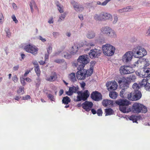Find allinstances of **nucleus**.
I'll return each mask as SVG.
<instances>
[{"instance_id": "f257e3e1", "label": "nucleus", "mask_w": 150, "mask_h": 150, "mask_svg": "<svg viewBox=\"0 0 150 150\" xmlns=\"http://www.w3.org/2000/svg\"><path fill=\"white\" fill-rule=\"evenodd\" d=\"M115 103L119 105L120 110L123 113H128L131 110V108L128 107L130 102L127 100L120 99L116 100Z\"/></svg>"}, {"instance_id": "f03ea898", "label": "nucleus", "mask_w": 150, "mask_h": 150, "mask_svg": "<svg viewBox=\"0 0 150 150\" xmlns=\"http://www.w3.org/2000/svg\"><path fill=\"white\" fill-rule=\"evenodd\" d=\"M77 62H75L72 63V65L74 67H76L78 65L79 67H84L85 65L88 63L90 59L88 56L87 54H83L80 56L77 59Z\"/></svg>"}, {"instance_id": "7ed1b4c3", "label": "nucleus", "mask_w": 150, "mask_h": 150, "mask_svg": "<svg viewBox=\"0 0 150 150\" xmlns=\"http://www.w3.org/2000/svg\"><path fill=\"white\" fill-rule=\"evenodd\" d=\"M95 44L93 42H85L83 43L82 42L79 45V47L76 44H74L71 49V53L73 54H76L78 51L79 47L80 48L82 47H87V49L89 50L91 48V46H93Z\"/></svg>"}, {"instance_id": "20e7f679", "label": "nucleus", "mask_w": 150, "mask_h": 150, "mask_svg": "<svg viewBox=\"0 0 150 150\" xmlns=\"http://www.w3.org/2000/svg\"><path fill=\"white\" fill-rule=\"evenodd\" d=\"M133 112L137 113L140 112L146 113L147 111V108L143 105L139 103H135L133 104L132 107Z\"/></svg>"}, {"instance_id": "39448f33", "label": "nucleus", "mask_w": 150, "mask_h": 150, "mask_svg": "<svg viewBox=\"0 0 150 150\" xmlns=\"http://www.w3.org/2000/svg\"><path fill=\"white\" fill-rule=\"evenodd\" d=\"M134 55L136 57L141 58L147 54L146 50L144 48L140 46H137L133 50Z\"/></svg>"}, {"instance_id": "423d86ee", "label": "nucleus", "mask_w": 150, "mask_h": 150, "mask_svg": "<svg viewBox=\"0 0 150 150\" xmlns=\"http://www.w3.org/2000/svg\"><path fill=\"white\" fill-rule=\"evenodd\" d=\"M102 48L104 54L109 56L112 55L115 50L114 47L108 44L103 45Z\"/></svg>"}, {"instance_id": "0eeeda50", "label": "nucleus", "mask_w": 150, "mask_h": 150, "mask_svg": "<svg viewBox=\"0 0 150 150\" xmlns=\"http://www.w3.org/2000/svg\"><path fill=\"white\" fill-rule=\"evenodd\" d=\"M78 95L77 96V101H80L82 100H86L90 95V93L88 90H85L83 92L79 91L78 93Z\"/></svg>"}, {"instance_id": "6e6552de", "label": "nucleus", "mask_w": 150, "mask_h": 150, "mask_svg": "<svg viewBox=\"0 0 150 150\" xmlns=\"http://www.w3.org/2000/svg\"><path fill=\"white\" fill-rule=\"evenodd\" d=\"M24 49L27 52L30 53L34 55L38 53V49L35 45L30 44L25 46Z\"/></svg>"}, {"instance_id": "1a4fd4ad", "label": "nucleus", "mask_w": 150, "mask_h": 150, "mask_svg": "<svg viewBox=\"0 0 150 150\" xmlns=\"http://www.w3.org/2000/svg\"><path fill=\"white\" fill-rule=\"evenodd\" d=\"M84 67H78L77 69L79 70L76 73V77L78 79L83 80L85 79L87 74L86 69Z\"/></svg>"}, {"instance_id": "9d476101", "label": "nucleus", "mask_w": 150, "mask_h": 150, "mask_svg": "<svg viewBox=\"0 0 150 150\" xmlns=\"http://www.w3.org/2000/svg\"><path fill=\"white\" fill-rule=\"evenodd\" d=\"M132 77L133 79H135V76L134 75L132 76ZM132 79L131 77H123L121 80L118 81V83L119 84L122 83V87L125 89L129 87V85L130 83L131 80Z\"/></svg>"}, {"instance_id": "9b49d317", "label": "nucleus", "mask_w": 150, "mask_h": 150, "mask_svg": "<svg viewBox=\"0 0 150 150\" xmlns=\"http://www.w3.org/2000/svg\"><path fill=\"white\" fill-rule=\"evenodd\" d=\"M120 71L121 74H125L132 73L135 71V70L131 67L123 66L120 67Z\"/></svg>"}, {"instance_id": "f8f14e48", "label": "nucleus", "mask_w": 150, "mask_h": 150, "mask_svg": "<svg viewBox=\"0 0 150 150\" xmlns=\"http://www.w3.org/2000/svg\"><path fill=\"white\" fill-rule=\"evenodd\" d=\"M101 32L104 34H106L111 37L114 36L115 33L110 28L108 27H102L101 29Z\"/></svg>"}, {"instance_id": "ddd939ff", "label": "nucleus", "mask_w": 150, "mask_h": 150, "mask_svg": "<svg viewBox=\"0 0 150 150\" xmlns=\"http://www.w3.org/2000/svg\"><path fill=\"white\" fill-rule=\"evenodd\" d=\"M91 98L93 100L99 101L102 99V96L101 93L97 91H93L91 95Z\"/></svg>"}, {"instance_id": "4468645a", "label": "nucleus", "mask_w": 150, "mask_h": 150, "mask_svg": "<svg viewBox=\"0 0 150 150\" xmlns=\"http://www.w3.org/2000/svg\"><path fill=\"white\" fill-rule=\"evenodd\" d=\"M134 55L133 52L129 51L127 52L123 56V62H128L131 61Z\"/></svg>"}, {"instance_id": "2eb2a0df", "label": "nucleus", "mask_w": 150, "mask_h": 150, "mask_svg": "<svg viewBox=\"0 0 150 150\" xmlns=\"http://www.w3.org/2000/svg\"><path fill=\"white\" fill-rule=\"evenodd\" d=\"M100 54V50L96 49L91 50L89 53V55L90 58L93 59L98 57Z\"/></svg>"}, {"instance_id": "dca6fc26", "label": "nucleus", "mask_w": 150, "mask_h": 150, "mask_svg": "<svg viewBox=\"0 0 150 150\" xmlns=\"http://www.w3.org/2000/svg\"><path fill=\"white\" fill-rule=\"evenodd\" d=\"M136 73L140 77L144 78L148 77L150 75V68H144L142 72V74L140 73L137 71L136 72Z\"/></svg>"}, {"instance_id": "f3484780", "label": "nucleus", "mask_w": 150, "mask_h": 150, "mask_svg": "<svg viewBox=\"0 0 150 150\" xmlns=\"http://www.w3.org/2000/svg\"><path fill=\"white\" fill-rule=\"evenodd\" d=\"M93 104L92 102L85 101L82 104V108L87 111H89L93 107Z\"/></svg>"}, {"instance_id": "a211bd4d", "label": "nucleus", "mask_w": 150, "mask_h": 150, "mask_svg": "<svg viewBox=\"0 0 150 150\" xmlns=\"http://www.w3.org/2000/svg\"><path fill=\"white\" fill-rule=\"evenodd\" d=\"M106 86L109 91L115 90L117 87V84L115 81L108 82L106 84Z\"/></svg>"}, {"instance_id": "6ab92c4d", "label": "nucleus", "mask_w": 150, "mask_h": 150, "mask_svg": "<svg viewBox=\"0 0 150 150\" xmlns=\"http://www.w3.org/2000/svg\"><path fill=\"white\" fill-rule=\"evenodd\" d=\"M79 87L78 86H73L71 87H70L69 90L68 91L66 92V94L69 96H71L72 95L73 93H77L78 94L79 89Z\"/></svg>"}, {"instance_id": "aec40b11", "label": "nucleus", "mask_w": 150, "mask_h": 150, "mask_svg": "<svg viewBox=\"0 0 150 150\" xmlns=\"http://www.w3.org/2000/svg\"><path fill=\"white\" fill-rule=\"evenodd\" d=\"M71 4L73 5L74 9L77 11L81 12L83 10V8L79 4L75 2L74 1H72L71 2Z\"/></svg>"}, {"instance_id": "412c9836", "label": "nucleus", "mask_w": 150, "mask_h": 150, "mask_svg": "<svg viewBox=\"0 0 150 150\" xmlns=\"http://www.w3.org/2000/svg\"><path fill=\"white\" fill-rule=\"evenodd\" d=\"M103 21H105L109 19H112V15L110 13L106 12H102Z\"/></svg>"}, {"instance_id": "4be33fe9", "label": "nucleus", "mask_w": 150, "mask_h": 150, "mask_svg": "<svg viewBox=\"0 0 150 150\" xmlns=\"http://www.w3.org/2000/svg\"><path fill=\"white\" fill-rule=\"evenodd\" d=\"M33 64L35 65L34 66V69L35 72L38 77L37 80H38L39 81H40V79L39 77L40 75L41 71L40 70L39 66L38 64H36L35 62H34Z\"/></svg>"}, {"instance_id": "5701e85b", "label": "nucleus", "mask_w": 150, "mask_h": 150, "mask_svg": "<svg viewBox=\"0 0 150 150\" xmlns=\"http://www.w3.org/2000/svg\"><path fill=\"white\" fill-rule=\"evenodd\" d=\"M103 105L105 107H106L108 106H110L113 105V102L112 100L108 99L104 100L102 102Z\"/></svg>"}, {"instance_id": "b1692460", "label": "nucleus", "mask_w": 150, "mask_h": 150, "mask_svg": "<svg viewBox=\"0 0 150 150\" xmlns=\"http://www.w3.org/2000/svg\"><path fill=\"white\" fill-rule=\"evenodd\" d=\"M57 78V76L56 73L55 72H52L51 75L47 77L46 80L50 81H54Z\"/></svg>"}, {"instance_id": "393cba45", "label": "nucleus", "mask_w": 150, "mask_h": 150, "mask_svg": "<svg viewBox=\"0 0 150 150\" xmlns=\"http://www.w3.org/2000/svg\"><path fill=\"white\" fill-rule=\"evenodd\" d=\"M133 93L134 97V99H135V100H139L142 96L141 93L139 91H134Z\"/></svg>"}, {"instance_id": "a878e982", "label": "nucleus", "mask_w": 150, "mask_h": 150, "mask_svg": "<svg viewBox=\"0 0 150 150\" xmlns=\"http://www.w3.org/2000/svg\"><path fill=\"white\" fill-rule=\"evenodd\" d=\"M102 12L99 13H96L93 16V18L96 21H103Z\"/></svg>"}, {"instance_id": "bb28decb", "label": "nucleus", "mask_w": 150, "mask_h": 150, "mask_svg": "<svg viewBox=\"0 0 150 150\" xmlns=\"http://www.w3.org/2000/svg\"><path fill=\"white\" fill-rule=\"evenodd\" d=\"M132 10L133 8L131 6H128L126 8L119 9L118 10V11L120 13H122L123 12L130 11Z\"/></svg>"}, {"instance_id": "cd10ccee", "label": "nucleus", "mask_w": 150, "mask_h": 150, "mask_svg": "<svg viewBox=\"0 0 150 150\" xmlns=\"http://www.w3.org/2000/svg\"><path fill=\"white\" fill-rule=\"evenodd\" d=\"M71 101L70 98L67 96L64 97L63 98L62 100V103L65 105L68 104Z\"/></svg>"}, {"instance_id": "c85d7f7f", "label": "nucleus", "mask_w": 150, "mask_h": 150, "mask_svg": "<svg viewBox=\"0 0 150 150\" xmlns=\"http://www.w3.org/2000/svg\"><path fill=\"white\" fill-rule=\"evenodd\" d=\"M117 93L114 91H110L109 93L110 97L112 99H116L117 97Z\"/></svg>"}, {"instance_id": "c756f323", "label": "nucleus", "mask_w": 150, "mask_h": 150, "mask_svg": "<svg viewBox=\"0 0 150 150\" xmlns=\"http://www.w3.org/2000/svg\"><path fill=\"white\" fill-rule=\"evenodd\" d=\"M105 111L106 116L112 115L114 112L113 110L111 108H106L105 109Z\"/></svg>"}, {"instance_id": "7c9ffc66", "label": "nucleus", "mask_w": 150, "mask_h": 150, "mask_svg": "<svg viewBox=\"0 0 150 150\" xmlns=\"http://www.w3.org/2000/svg\"><path fill=\"white\" fill-rule=\"evenodd\" d=\"M69 77L70 80L72 82H74L76 81L75 74L74 73H72L70 74L69 76Z\"/></svg>"}, {"instance_id": "2f4dec72", "label": "nucleus", "mask_w": 150, "mask_h": 150, "mask_svg": "<svg viewBox=\"0 0 150 150\" xmlns=\"http://www.w3.org/2000/svg\"><path fill=\"white\" fill-rule=\"evenodd\" d=\"M147 81H148L146 79H143L139 83L140 86L141 87H144L145 85L148 83Z\"/></svg>"}, {"instance_id": "473e14b6", "label": "nucleus", "mask_w": 150, "mask_h": 150, "mask_svg": "<svg viewBox=\"0 0 150 150\" xmlns=\"http://www.w3.org/2000/svg\"><path fill=\"white\" fill-rule=\"evenodd\" d=\"M95 36V34L93 31L89 32L87 34V37L89 39L93 38Z\"/></svg>"}, {"instance_id": "72a5a7b5", "label": "nucleus", "mask_w": 150, "mask_h": 150, "mask_svg": "<svg viewBox=\"0 0 150 150\" xmlns=\"http://www.w3.org/2000/svg\"><path fill=\"white\" fill-rule=\"evenodd\" d=\"M134 97L133 93V92H131L129 94H128L127 98L129 100L132 101L135 100V99H134Z\"/></svg>"}, {"instance_id": "f704fd0d", "label": "nucleus", "mask_w": 150, "mask_h": 150, "mask_svg": "<svg viewBox=\"0 0 150 150\" xmlns=\"http://www.w3.org/2000/svg\"><path fill=\"white\" fill-rule=\"evenodd\" d=\"M17 92L18 94H24V87L20 86L19 89L17 91Z\"/></svg>"}, {"instance_id": "c9c22d12", "label": "nucleus", "mask_w": 150, "mask_h": 150, "mask_svg": "<svg viewBox=\"0 0 150 150\" xmlns=\"http://www.w3.org/2000/svg\"><path fill=\"white\" fill-rule=\"evenodd\" d=\"M132 88L134 89V91H139L138 90L139 89L140 87L138 84L136 83H135L133 84Z\"/></svg>"}, {"instance_id": "e433bc0d", "label": "nucleus", "mask_w": 150, "mask_h": 150, "mask_svg": "<svg viewBox=\"0 0 150 150\" xmlns=\"http://www.w3.org/2000/svg\"><path fill=\"white\" fill-rule=\"evenodd\" d=\"M30 7L31 11L33 12V7H35L36 6L35 2L33 0H32L31 2H30Z\"/></svg>"}, {"instance_id": "4c0bfd02", "label": "nucleus", "mask_w": 150, "mask_h": 150, "mask_svg": "<svg viewBox=\"0 0 150 150\" xmlns=\"http://www.w3.org/2000/svg\"><path fill=\"white\" fill-rule=\"evenodd\" d=\"M47 97L51 101H55V98L54 96L51 94H47Z\"/></svg>"}, {"instance_id": "58836bf2", "label": "nucleus", "mask_w": 150, "mask_h": 150, "mask_svg": "<svg viewBox=\"0 0 150 150\" xmlns=\"http://www.w3.org/2000/svg\"><path fill=\"white\" fill-rule=\"evenodd\" d=\"M137 118L136 116L132 115L130 117L129 119L130 120L133 121V122H137Z\"/></svg>"}, {"instance_id": "ea45409f", "label": "nucleus", "mask_w": 150, "mask_h": 150, "mask_svg": "<svg viewBox=\"0 0 150 150\" xmlns=\"http://www.w3.org/2000/svg\"><path fill=\"white\" fill-rule=\"evenodd\" d=\"M125 90V88H123L120 91V95L121 97H125V94L124 93Z\"/></svg>"}, {"instance_id": "a19ab883", "label": "nucleus", "mask_w": 150, "mask_h": 150, "mask_svg": "<svg viewBox=\"0 0 150 150\" xmlns=\"http://www.w3.org/2000/svg\"><path fill=\"white\" fill-rule=\"evenodd\" d=\"M86 75L88 76H90L93 73V69L91 68L89 70L86 71Z\"/></svg>"}, {"instance_id": "79ce46f5", "label": "nucleus", "mask_w": 150, "mask_h": 150, "mask_svg": "<svg viewBox=\"0 0 150 150\" xmlns=\"http://www.w3.org/2000/svg\"><path fill=\"white\" fill-rule=\"evenodd\" d=\"M5 31L6 34V36L8 37H10L11 35V33L9 29L8 28H6Z\"/></svg>"}, {"instance_id": "37998d69", "label": "nucleus", "mask_w": 150, "mask_h": 150, "mask_svg": "<svg viewBox=\"0 0 150 150\" xmlns=\"http://www.w3.org/2000/svg\"><path fill=\"white\" fill-rule=\"evenodd\" d=\"M144 88L146 91H150V83H148L145 85Z\"/></svg>"}, {"instance_id": "c03bdc74", "label": "nucleus", "mask_w": 150, "mask_h": 150, "mask_svg": "<svg viewBox=\"0 0 150 150\" xmlns=\"http://www.w3.org/2000/svg\"><path fill=\"white\" fill-rule=\"evenodd\" d=\"M4 18L3 14L1 13L0 14V23L2 24L4 22Z\"/></svg>"}, {"instance_id": "a18cd8bd", "label": "nucleus", "mask_w": 150, "mask_h": 150, "mask_svg": "<svg viewBox=\"0 0 150 150\" xmlns=\"http://www.w3.org/2000/svg\"><path fill=\"white\" fill-rule=\"evenodd\" d=\"M65 17V14H62L61 16L59 17L58 21H61L62 20H64Z\"/></svg>"}, {"instance_id": "49530a36", "label": "nucleus", "mask_w": 150, "mask_h": 150, "mask_svg": "<svg viewBox=\"0 0 150 150\" xmlns=\"http://www.w3.org/2000/svg\"><path fill=\"white\" fill-rule=\"evenodd\" d=\"M97 113L98 116H101L102 114V111L101 109H98L97 112Z\"/></svg>"}, {"instance_id": "de8ad7c7", "label": "nucleus", "mask_w": 150, "mask_h": 150, "mask_svg": "<svg viewBox=\"0 0 150 150\" xmlns=\"http://www.w3.org/2000/svg\"><path fill=\"white\" fill-rule=\"evenodd\" d=\"M64 61L63 59H57L54 60V62L58 63H61L63 62Z\"/></svg>"}, {"instance_id": "09e8293b", "label": "nucleus", "mask_w": 150, "mask_h": 150, "mask_svg": "<svg viewBox=\"0 0 150 150\" xmlns=\"http://www.w3.org/2000/svg\"><path fill=\"white\" fill-rule=\"evenodd\" d=\"M12 80L15 83H16L18 81V78L16 75H14L12 78Z\"/></svg>"}, {"instance_id": "8fccbe9b", "label": "nucleus", "mask_w": 150, "mask_h": 150, "mask_svg": "<svg viewBox=\"0 0 150 150\" xmlns=\"http://www.w3.org/2000/svg\"><path fill=\"white\" fill-rule=\"evenodd\" d=\"M52 51V48L51 46L50 45L47 49V52L48 54L51 52Z\"/></svg>"}, {"instance_id": "3c124183", "label": "nucleus", "mask_w": 150, "mask_h": 150, "mask_svg": "<svg viewBox=\"0 0 150 150\" xmlns=\"http://www.w3.org/2000/svg\"><path fill=\"white\" fill-rule=\"evenodd\" d=\"M30 98V96L27 95L25 96H23L22 97V99L23 100H27L29 99Z\"/></svg>"}, {"instance_id": "603ef678", "label": "nucleus", "mask_w": 150, "mask_h": 150, "mask_svg": "<svg viewBox=\"0 0 150 150\" xmlns=\"http://www.w3.org/2000/svg\"><path fill=\"white\" fill-rule=\"evenodd\" d=\"M86 85V83L84 82H82V83H80L81 86L83 90L84 89Z\"/></svg>"}, {"instance_id": "864d4df0", "label": "nucleus", "mask_w": 150, "mask_h": 150, "mask_svg": "<svg viewBox=\"0 0 150 150\" xmlns=\"http://www.w3.org/2000/svg\"><path fill=\"white\" fill-rule=\"evenodd\" d=\"M71 55L68 53H66V54L64 55V57L65 58L67 59L70 58L71 57Z\"/></svg>"}, {"instance_id": "5fc2aeb1", "label": "nucleus", "mask_w": 150, "mask_h": 150, "mask_svg": "<svg viewBox=\"0 0 150 150\" xmlns=\"http://www.w3.org/2000/svg\"><path fill=\"white\" fill-rule=\"evenodd\" d=\"M12 18L13 19V21H14L16 23H18V21L16 19V18L15 15H13L12 16Z\"/></svg>"}, {"instance_id": "6e6d98bb", "label": "nucleus", "mask_w": 150, "mask_h": 150, "mask_svg": "<svg viewBox=\"0 0 150 150\" xmlns=\"http://www.w3.org/2000/svg\"><path fill=\"white\" fill-rule=\"evenodd\" d=\"M58 10L60 13L63 12L64 11L63 8L60 6L58 7Z\"/></svg>"}, {"instance_id": "4d7b16f0", "label": "nucleus", "mask_w": 150, "mask_h": 150, "mask_svg": "<svg viewBox=\"0 0 150 150\" xmlns=\"http://www.w3.org/2000/svg\"><path fill=\"white\" fill-rule=\"evenodd\" d=\"M25 80L23 78L22 79H21V81L23 86H24L25 84Z\"/></svg>"}, {"instance_id": "13d9d810", "label": "nucleus", "mask_w": 150, "mask_h": 150, "mask_svg": "<svg viewBox=\"0 0 150 150\" xmlns=\"http://www.w3.org/2000/svg\"><path fill=\"white\" fill-rule=\"evenodd\" d=\"M146 35L147 36H150V26L148 29L146 33Z\"/></svg>"}, {"instance_id": "bf43d9fd", "label": "nucleus", "mask_w": 150, "mask_h": 150, "mask_svg": "<svg viewBox=\"0 0 150 150\" xmlns=\"http://www.w3.org/2000/svg\"><path fill=\"white\" fill-rule=\"evenodd\" d=\"M114 20L113 21V23H115L118 20V18L117 16H115L114 17Z\"/></svg>"}, {"instance_id": "052dcab7", "label": "nucleus", "mask_w": 150, "mask_h": 150, "mask_svg": "<svg viewBox=\"0 0 150 150\" xmlns=\"http://www.w3.org/2000/svg\"><path fill=\"white\" fill-rule=\"evenodd\" d=\"M49 58V54H45V61H48Z\"/></svg>"}, {"instance_id": "680f3d73", "label": "nucleus", "mask_w": 150, "mask_h": 150, "mask_svg": "<svg viewBox=\"0 0 150 150\" xmlns=\"http://www.w3.org/2000/svg\"><path fill=\"white\" fill-rule=\"evenodd\" d=\"M39 39L41 40L42 42H45L46 41V40L45 38H43L42 36H40L39 37Z\"/></svg>"}, {"instance_id": "e2e57ef3", "label": "nucleus", "mask_w": 150, "mask_h": 150, "mask_svg": "<svg viewBox=\"0 0 150 150\" xmlns=\"http://www.w3.org/2000/svg\"><path fill=\"white\" fill-rule=\"evenodd\" d=\"M30 71V70H27L25 72L24 74V76H26L28 75V74L29 73V72Z\"/></svg>"}, {"instance_id": "0e129e2a", "label": "nucleus", "mask_w": 150, "mask_h": 150, "mask_svg": "<svg viewBox=\"0 0 150 150\" xmlns=\"http://www.w3.org/2000/svg\"><path fill=\"white\" fill-rule=\"evenodd\" d=\"M19 67L18 65H17L16 66H15L13 67V69L14 71H16L18 70L19 68Z\"/></svg>"}, {"instance_id": "69168bd1", "label": "nucleus", "mask_w": 150, "mask_h": 150, "mask_svg": "<svg viewBox=\"0 0 150 150\" xmlns=\"http://www.w3.org/2000/svg\"><path fill=\"white\" fill-rule=\"evenodd\" d=\"M53 22V18H51L48 21V22L50 23H52Z\"/></svg>"}, {"instance_id": "338daca9", "label": "nucleus", "mask_w": 150, "mask_h": 150, "mask_svg": "<svg viewBox=\"0 0 150 150\" xmlns=\"http://www.w3.org/2000/svg\"><path fill=\"white\" fill-rule=\"evenodd\" d=\"M53 35L54 37H56L57 36L59 35V33L57 32H54L53 33Z\"/></svg>"}, {"instance_id": "774afa93", "label": "nucleus", "mask_w": 150, "mask_h": 150, "mask_svg": "<svg viewBox=\"0 0 150 150\" xmlns=\"http://www.w3.org/2000/svg\"><path fill=\"white\" fill-rule=\"evenodd\" d=\"M64 93V91L62 89L60 90L59 92V96H61Z\"/></svg>"}]
</instances>
